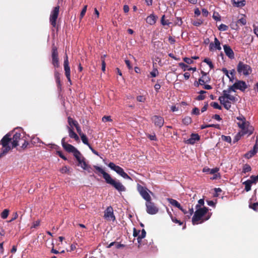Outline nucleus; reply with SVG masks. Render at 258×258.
<instances>
[{
  "mask_svg": "<svg viewBox=\"0 0 258 258\" xmlns=\"http://www.w3.org/2000/svg\"><path fill=\"white\" fill-rule=\"evenodd\" d=\"M94 168L96 169L95 173L99 175V173L102 174L105 182L114 187L118 191H124L126 190L125 186L118 180L113 179L109 174L106 172L102 168L94 165Z\"/></svg>",
  "mask_w": 258,
  "mask_h": 258,
  "instance_id": "1",
  "label": "nucleus"
},
{
  "mask_svg": "<svg viewBox=\"0 0 258 258\" xmlns=\"http://www.w3.org/2000/svg\"><path fill=\"white\" fill-rule=\"evenodd\" d=\"M196 209V210L192 218V223L193 225H195L199 223H202L210 218L212 213L208 212V208L203 207L202 208Z\"/></svg>",
  "mask_w": 258,
  "mask_h": 258,
  "instance_id": "2",
  "label": "nucleus"
},
{
  "mask_svg": "<svg viewBox=\"0 0 258 258\" xmlns=\"http://www.w3.org/2000/svg\"><path fill=\"white\" fill-rule=\"evenodd\" d=\"M13 137L12 138V148H16L18 146H20V142H22V146L20 147L21 149L24 150L27 148L29 143L26 140V138L22 132H19L14 130L13 133Z\"/></svg>",
  "mask_w": 258,
  "mask_h": 258,
  "instance_id": "3",
  "label": "nucleus"
},
{
  "mask_svg": "<svg viewBox=\"0 0 258 258\" xmlns=\"http://www.w3.org/2000/svg\"><path fill=\"white\" fill-rule=\"evenodd\" d=\"M12 135L10 133L6 135L0 142V151L2 153L0 154V158L7 154L10 150V142L12 141Z\"/></svg>",
  "mask_w": 258,
  "mask_h": 258,
  "instance_id": "4",
  "label": "nucleus"
},
{
  "mask_svg": "<svg viewBox=\"0 0 258 258\" xmlns=\"http://www.w3.org/2000/svg\"><path fill=\"white\" fill-rule=\"evenodd\" d=\"M237 71L239 74H242L244 76H247L252 73L251 67L243 62L240 61L237 65Z\"/></svg>",
  "mask_w": 258,
  "mask_h": 258,
  "instance_id": "5",
  "label": "nucleus"
},
{
  "mask_svg": "<svg viewBox=\"0 0 258 258\" xmlns=\"http://www.w3.org/2000/svg\"><path fill=\"white\" fill-rule=\"evenodd\" d=\"M108 166L110 168L115 171L117 174H118L124 179H131L130 176L128 175V174L124 171L123 168L120 166L116 165L113 162H110Z\"/></svg>",
  "mask_w": 258,
  "mask_h": 258,
  "instance_id": "6",
  "label": "nucleus"
},
{
  "mask_svg": "<svg viewBox=\"0 0 258 258\" xmlns=\"http://www.w3.org/2000/svg\"><path fill=\"white\" fill-rule=\"evenodd\" d=\"M51 63L53 67L54 68H59L60 65L59 62L57 48L55 45L54 43H53L51 46Z\"/></svg>",
  "mask_w": 258,
  "mask_h": 258,
  "instance_id": "7",
  "label": "nucleus"
},
{
  "mask_svg": "<svg viewBox=\"0 0 258 258\" xmlns=\"http://www.w3.org/2000/svg\"><path fill=\"white\" fill-rule=\"evenodd\" d=\"M137 190L141 196V197L146 201H148L151 200L149 192L152 193L146 187L143 186L140 184H137Z\"/></svg>",
  "mask_w": 258,
  "mask_h": 258,
  "instance_id": "8",
  "label": "nucleus"
},
{
  "mask_svg": "<svg viewBox=\"0 0 258 258\" xmlns=\"http://www.w3.org/2000/svg\"><path fill=\"white\" fill-rule=\"evenodd\" d=\"M59 12V6L54 7L52 11L51 12L49 17V22L53 28H55L56 27V20L58 16Z\"/></svg>",
  "mask_w": 258,
  "mask_h": 258,
  "instance_id": "9",
  "label": "nucleus"
},
{
  "mask_svg": "<svg viewBox=\"0 0 258 258\" xmlns=\"http://www.w3.org/2000/svg\"><path fill=\"white\" fill-rule=\"evenodd\" d=\"M61 145L63 149L69 153H72L74 157L80 152L74 146L65 142V138L61 140Z\"/></svg>",
  "mask_w": 258,
  "mask_h": 258,
  "instance_id": "10",
  "label": "nucleus"
},
{
  "mask_svg": "<svg viewBox=\"0 0 258 258\" xmlns=\"http://www.w3.org/2000/svg\"><path fill=\"white\" fill-rule=\"evenodd\" d=\"M247 88V86L244 81L237 80L233 85L231 86L230 89L233 92H236V90H239L242 92H244Z\"/></svg>",
  "mask_w": 258,
  "mask_h": 258,
  "instance_id": "11",
  "label": "nucleus"
},
{
  "mask_svg": "<svg viewBox=\"0 0 258 258\" xmlns=\"http://www.w3.org/2000/svg\"><path fill=\"white\" fill-rule=\"evenodd\" d=\"M146 211L150 215H154L158 212L159 209L155 204L152 202V199L146 202Z\"/></svg>",
  "mask_w": 258,
  "mask_h": 258,
  "instance_id": "12",
  "label": "nucleus"
},
{
  "mask_svg": "<svg viewBox=\"0 0 258 258\" xmlns=\"http://www.w3.org/2000/svg\"><path fill=\"white\" fill-rule=\"evenodd\" d=\"M236 119L240 121L237 123V125L239 128H240L244 132V134L249 133V135H251L252 133V132H248L247 131V123L246 121V119L243 115L237 117Z\"/></svg>",
  "mask_w": 258,
  "mask_h": 258,
  "instance_id": "13",
  "label": "nucleus"
},
{
  "mask_svg": "<svg viewBox=\"0 0 258 258\" xmlns=\"http://www.w3.org/2000/svg\"><path fill=\"white\" fill-rule=\"evenodd\" d=\"M63 67L65 72V75L67 78L68 81L70 82V85H72V81L71 80V71L69 66L68 56L67 54H66L64 59Z\"/></svg>",
  "mask_w": 258,
  "mask_h": 258,
  "instance_id": "14",
  "label": "nucleus"
},
{
  "mask_svg": "<svg viewBox=\"0 0 258 258\" xmlns=\"http://www.w3.org/2000/svg\"><path fill=\"white\" fill-rule=\"evenodd\" d=\"M104 217L108 220L113 221L115 220V217L113 214V210L112 207L109 206L104 211Z\"/></svg>",
  "mask_w": 258,
  "mask_h": 258,
  "instance_id": "15",
  "label": "nucleus"
},
{
  "mask_svg": "<svg viewBox=\"0 0 258 258\" xmlns=\"http://www.w3.org/2000/svg\"><path fill=\"white\" fill-rule=\"evenodd\" d=\"M151 120L154 125L159 128H161L164 123V118L161 116L154 115L152 117Z\"/></svg>",
  "mask_w": 258,
  "mask_h": 258,
  "instance_id": "16",
  "label": "nucleus"
},
{
  "mask_svg": "<svg viewBox=\"0 0 258 258\" xmlns=\"http://www.w3.org/2000/svg\"><path fill=\"white\" fill-rule=\"evenodd\" d=\"M216 49L220 50L221 49V47L220 46V41L216 37H215L214 42H211L210 43L209 50L211 51H213Z\"/></svg>",
  "mask_w": 258,
  "mask_h": 258,
  "instance_id": "17",
  "label": "nucleus"
},
{
  "mask_svg": "<svg viewBox=\"0 0 258 258\" xmlns=\"http://www.w3.org/2000/svg\"><path fill=\"white\" fill-rule=\"evenodd\" d=\"M77 161L78 162V166H81L82 168H84L88 164L85 161V159L82 155L81 152L75 156Z\"/></svg>",
  "mask_w": 258,
  "mask_h": 258,
  "instance_id": "18",
  "label": "nucleus"
},
{
  "mask_svg": "<svg viewBox=\"0 0 258 258\" xmlns=\"http://www.w3.org/2000/svg\"><path fill=\"white\" fill-rule=\"evenodd\" d=\"M223 48L226 55L230 59L234 58V53L231 47L227 45H224Z\"/></svg>",
  "mask_w": 258,
  "mask_h": 258,
  "instance_id": "19",
  "label": "nucleus"
},
{
  "mask_svg": "<svg viewBox=\"0 0 258 258\" xmlns=\"http://www.w3.org/2000/svg\"><path fill=\"white\" fill-rule=\"evenodd\" d=\"M200 139V137L198 134H191L190 138L186 141V143L193 145Z\"/></svg>",
  "mask_w": 258,
  "mask_h": 258,
  "instance_id": "20",
  "label": "nucleus"
},
{
  "mask_svg": "<svg viewBox=\"0 0 258 258\" xmlns=\"http://www.w3.org/2000/svg\"><path fill=\"white\" fill-rule=\"evenodd\" d=\"M157 18V16H155L154 14H152L147 17L146 21L150 25H153L156 23Z\"/></svg>",
  "mask_w": 258,
  "mask_h": 258,
  "instance_id": "21",
  "label": "nucleus"
},
{
  "mask_svg": "<svg viewBox=\"0 0 258 258\" xmlns=\"http://www.w3.org/2000/svg\"><path fill=\"white\" fill-rule=\"evenodd\" d=\"M69 135L71 138L74 139L75 141L79 140V137L77 134L74 131L73 127L68 126Z\"/></svg>",
  "mask_w": 258,
  "mask_h": 258,
  "instance_id": "22",
  "label": "nucleus"
},
{
  "mask_svg": "<svg viewBox=\"0 0 258 258\" xmlns=\"http://www.w3.org/2000/svg\"><path fill=\"white\" fill-rule=\"evenodd\" d=\"M54 76L58 89H61L60 74L57 71H55Z\"/></svg>",
  "mask_w": 258,
  "mask_h": 258,
  "instance_id": "23",
  "label": "nucleus"
},
{
  "mask_svg": "<svg viewBox=\"0 0 258 258\" xmlns=\"http://www.w3.org/2000/svg\"><path fill=\"white\" fill-rule=\"evenodd\" d=\"M231 86H230L227 90L223 91V95L219 97L218 100L220 101V102H222L224 101V99H226L227 96L230 93L232 90L230 89Z\"/></svg>",
  "mask_w": 258,
  "mask_h": 258,
  "instance_id": "24",
  "label": "nucleus"
},
{
  "mask_svg": "<svg viewBox=\"0 0 258 258\" xmlns=\"http://www.w3.org/2000/svg\"><path fill=\"white\" fill-rule=\"evenodd\" d=\"M246 4L245 0H233V5L236 7H242Z\"/></svg>",
  "mask_w": 258,
  "mask_h": 258,
  "instance_id": "25",
  "label": "nucleus"
},
{
  "mask_svg": "<svg viewBox=\"0 0 258 258\" xmlns=\"http://www.w3.org/2000/svg\"><path fill=\"white\" fill-rule=\"evenodd\" d=\"M167 200L171 205L178 209L180 208L181 205L176 200L171 198H168Z\"/></svg>",
  "mask_w": 258,
  "mask_h": 258,
  "instance_id": "26",
  "label": "nucleus"
},
{
  "mask_svg": "<svg viewBox=\"0 0 258 258\" xmlns=\"http://www.w3.org/2000/svg\"><path fill=\"white\" fill-rule=\"evenodd\" d=\"M167 212H168V214L169 215L173 222H174L176 224H178L179 225H181L183 224L182 222H181L179 220H178L175 217L173 216L171 213L170 211H169L168 209L167 210Z\"/></svg>",
  "mask_w": 258,
  "mask_h": 258,
  "instance_id": "27",
  "label": "nucleus"
},
{
  "mask_svg": "<svg viewBox=\"0 0 258 258\" xmlns=\"http://www.w3.org/2000/svg\"><path fill=\"white\" fill-rule=\"evenodd\" d=\"M243 184H244L245 185L244 190L246 191L247 192L251 190V185H252L251 181H250L248 179L246 181L243 182Z\"/></svg>",
  "mask_w": 258,
  "mask_h": 258,
  "instance_id": "28",
  "label": "nucleus"
},
{
  "mask_svg": "<svg viewBox=\"0 0 258 258\" xmlns=\"http://www.w3.org/2000/svg\"><path fill=\"white\" fill-rule=\"evenodd\" d=\"M221 104H223L224 108L227 109L229 110L231 107V102L228 100H225V99H224V101L222 102H220Z\"/></svg>",
  "mask_w": 258,
  "mask_h": 258,
  "instance_id": "29",
  "label": "nucleus"
},
{
  "mask_svg": "<svg viewBox=\"0 0 258 258\" xmlns=\"http://www.w3.org/2000/svg\"><path fill=\"white\" fill-rule=\"evenodd\" d=\"M80 136L81 138L82 142L84 144L86 145L87 146H88L89 147L90 145V144H89V143L88 142V140L87 136L83 133L80 135Z\"/></svg>",
  "mask_w": 258,
  "mask_h": 258,
  "instance_id": "30",
  "label": "nucleus"
},
{
  "mask_svg": "<svg viewBox=\"0 0 258 258\" xmlns=\"http://www.w3.org/2000/svg\"><path fill=\"white\" fill-rule=\"evenodd\" d=\"M146 235V232L144 229H143L141 231V234L139 235L137 238L138 243H140L142 239L145 237Z\"/></svg>",
  "mask_w": 258,
  "mask_h": 258,
  "instance_id": "31",
  "label": "nucleus"
},
{
  "mask_svg": "<svg viewBox=\"0 0 258 258\" xmlns=\"http://www.w3.org/2000/svg\"><path fill=\"white\" fill-rule=\"evenodd\" d=\"M251 170L250 166L247 164H245L243 165L242 172L246 173V172H250Z\"/></svg>",
  "mask_w": 258,
  "mask_h": 258,
  "instance_id": "32",
  "label": "nucleus"
},
{
  "mask_svg": "<svg viewBox=\"0 0 258 258\" xmlns=\"http://www.w3.org/2000/svg\"><path fill=\"white\" fill-rule=\"evenodd\" d=\"M192 121V119L191 117L189 116H185L184 118L182 119V122L183 124L188 125L190 124Z\"/></svg>",
  "mask_w": 258,
  "mask_h": 258,
  "instance_id": "33",
  "label": "nucleus"
},
{
  "mask_svg": "<svg viewBox=\"0 0 258 258\" xmlns=\"http://www.w3.org/2000/svg\"><path fill=\"white\" fill-rule=\"evenodd\" d=\"M9 214V210L8 209H5L1 213V216L2 218L5 219H6Z\"/></svg>",
  "mask_w": 258,
  "mask_h": 258,
  "instance_id": "34",
  "label": "nucleus"
},
{
  "mask_svg": "<svg viewBox=\"0 0 258 258\" xmlns=\"http://www.w3.org/2000/svg\"><path fill=\"white\" fill-rule=\"evenodd\" d=\"M203 61L206 62L209 66V67L211 69H212L214 68V65L210 58H205L204 59V60H203Z\"/></svg>",
  "mask_w": 258,
  "mask_h": 258,
  "instance_id": "35",
  "label": "nucleus"
},
{
  "mask_svg": "<svg viewBox=\"0 0 258 258\" xmlns=\"http://www.w3.org/2000/svg\"><path fill=\"white\" fill-rule=\"evenodd\" d=\"M68 122L69 125L71 126V127H72V126L73 125L74 126L76 123H77V121L73 119L71 117L69 116L68 117Z\"/></svg>",
  "mask_w": 258,
  "mask_h": 258,
  "instance_id": "36",
  "label": "nucleus"
},
{
  "mask_svg": "<svg viewBox=\"0 0 258 258\" xmlns=\"http://www.w3.org/2000/svg\"><path fill=\"white\" fill-rule=\"evenodd\" d=\"M210 105L215 109L221 110L222 109L221 106L216 102H212L210 103Z\"/></svg>",
  "mask_w": 258,
  "mask_h": 258,
  "instance_id": "37",
  "label": "nucleus"
},
{
  "mask_svg": "<svg viewBox=\"0 0 258 258\" xmlns=\"http://www.w3.org/2000/svg\"><path fill=\"white\" fill-rule=\"evenodd\" d=\"M87 5L84 6L83 9H82V10L80 13V20H81L85 16L86 11H87Z\"/></svg>",
  "mask_w": 258,
  "mask_h": 258,
  "instance_id": "38",
  "label": "nucleus"
},
{
  "mask_svg": "<svg viewBox=\"0 0 258 258\" xmlns=\"http://www.w3.org/2000/svg\"><path fill=\"white\" fill-rule=\"evenodd\" d=\"M255 154L252 151H249L244 155V157L247 159H250L252 158Z\"/></svg>",
  "mask_w": 258,
  "mask_h": 258,
  "instance_id": "39",
  "label": "nucleus"
},
{
  "mask_svg": "<svg viewBox=\"0 0 258 258\" xmlns=\"http://www.w3.org/2000/svg\"><path fill=\"white\" fill-rule=\"evenodd\" d=\"M222 71L229 79L230 81L232 82V78H231V77H230L228 71L227 70V69L225 68H223L222 69Z\"/></svg>",
  "mask_w": 258,
  "mask_h": 258,
  "instance_id": "40",
  "label": "nucleus"
},
{
  "mask_svg": "<svg viewBox=\"0 0 258 258\" xmlns=\"http://www.w3.org/2000/svg\"><path fill=\"white\" fill-rule=\"evenodd\" d=\"M218 29L220 31H225L228 30V27L224 24H221L218 27Z\"/></svg>",
  "mask_w": 258,
  "mask_h": 258,
  "instance_id": "41",
  "label": "nucleus"
},
{
  "mask_svg": "<svg viewBox=\"0 0 258 258\" xmlns=\"http://www.w3.org/2000/svg\"><path fill=\"white\" fill-rule=\"evenodd\" d=\"M204 205V199H200L198 201V204L196 206V208H202L201 207Z\"/></svg>",
  "mask_w": 258,
  "mask_h": 258,
  "instance_id": "42",
  "label": "nucleus"
},
{
  "mask_svg": "<svg viewBox=\"0 0 258 258\" xmlns=\"http://www.w3.org/2000/svg\"><path fill=\"white\" fill-rule=\"evenodd\" d=\"M221 138L222 140L224 141L227 142L228 143H231V139L230 136H222Z\"/></svg>",
  "mask_w": 258,
  "mask_h": 258,
  "instance_id": "43",
  "label": "nucleus"
},
{
  "mask_svg": "<svg viewBox=\"0 0 258 258\" xmlns=\"http://www.w3.org/2000/svg\"><path fill=\"white\" fill-rule=\"evenodd\" d=\"M237 23L240 24L241 25H245L246 24V20L244 18H241L237 20Z\"/></svg>",
  "mask_w": 258,
  "mask_h": 258,
  "instance_id": "44",
  "label": "nucleus"
},
{
  "mask_svg": "<svg viewBox=\"0 0 258 258\" xmlns=\"http://www.w3.org/2000/svg\"><path fill=\"white\" fill-rule=\"evenodd\" d=\"M137 100L140 102H144L146 100V97L143 95H140L137 97Z\"/></svg>",
  "mask_w": 258,
  "mask_h": 258,
  "instance_id": "45",
  "label": "nucleus"
},
{
  "mask_svg": "<svg viewBox=\"0 0 258 258\" xmlns=\"http://www.w3.org/2000/svg\"><path fill=\"white\" fill-rule=\"evenodd\" d=\"M164 18H165V15H163L161 18V23L162 25L163 26L169 25L170 23H169L168 21L165 20Z\"/></svg>",
  "mask_w": 258,
  "mask_h": 258,
  "instance_id": "46",
  "label": "nucleus"
},
{
  "mask_svg": "<svg viewBox=\"0 0 258 258\" xmlns=\"http://www.w3.org/2000/svg\"><path fill=\"white\" fill-rule=\"evenodd\" d=\"M74 126L76 127L77 132L79 134V135L83 134L81 128L78 122L77 123H76V124H75Z\"/></svg>",
  "mask_w": 258,
  "mask_h": 258,
  "instance_id": "47",
  "label": "nucleus"
},
{
  "mask_svg": "<svg viewBox=\"0 0 258 258\" xmlns=\"http://www.w3.org/2000/svg\"><path fill=\"white\" fill-rule=\"evenodd\" d=\"M249 208L253 209L254 211L257 210V207H258V203H254L253 204H250L249 206Z\"/></svg>",
  "mask_w": 258,
  "mask_h": 258,
  "instance_id": "48",
  "label": "nucleus"
},
{
  "mask_svg": "<svg viewBox=\"0 0 258 258\" xmlns=\"http://www.w3.org/2000/svg\"><path fill=\"white\" fill-rule=\"evenodd\" d=\"M179 66L185 71L186 69L187 70L188 66L183 62H180L178 64Z\"/></svg>",
  "mask_w": 258,
  "mask_h": 258,
  "instance_id": "49",
  "label": "nucleus"
},
{
  "mask_svg": "<svg viewBox=\"0 0 258 258\" xmlns=\"http://www.w3.org/2000/svg\"><path fill=\"white\" fill-rule=\"evenodd\" d=\"M18 217V214L17 212L14 213L12 215V217L11 219L10 220H9L8 221V222H11L14 221L15 220L17 219Z\"/></svg>",
  "mask_w": 258,
  "mask_h": 258,
  "instance_id": "50",
  "label": "nucleus"
},
{
  "mask_svg": "<svg viewBox=\"0 0 258 258\" xmlns=\"http://www.w3.org/2000/svg\"><path fill=\"white\" fill-rule=\"evenodd\" d=\"M60 171L62 173H67L69 171V169L68 168L67 166H65L62 167L60 169Z\"/></svg>",
  "mask_w": 258,
  "mask_h": 258,
  "instance_id": "51",
  "label": "nucleus"
},
{
  "mask_svg": "<svg viewBox=\"0 0 258 258\" xmlns=\"http://www.w3.org/2000/svg\"><path fill=\"white\" fill-rule=\"evenodd\" d=\"M183 60L187 64H191L194 62L193 60L191 58L188 57H184L183 58Z\"/></svg>",
  "mask_w": 258,
  "mask_h": 258,
  "instance_id": "52",
  "label": "nucleus"
},
{
  "mask_svg": "<svg viewBox=\"0 0 258 258\" xmlns=\"http://www.w3.org/2000/svg\"><path fill=\"white\" fill-rule=\"evenodd\" d=\"M102 120L103 122L111 121L112 119L110 116H104Z\"/></svg>",
  "mask_w": 258,
  "mask_h": 258,
  "instance_id": "53",
  "label": "nucleus"
},
{
  "mask_svg": "<svg viewBox=\"0 0 258 258\" xmlns=\"http://www.w3.org/2000/svg\"><path fill=\"white\" fill-rule=\"evenodd\" d=\"M158 74V71L157 69H154L151 73L150 75L152 77H155Z\"/></svg>",
  "mask_w": 258,
  "mask_h": 258,
  "instance_id": "54",
  "label": "nucleus"
},
{
  "mask_svg": "<svg viewBox=\"0 0 258 258\" xmlns=\"http://www.w3.org/2000/svg\"><path fill=\"white\" fill-rule=\"evenodd\" d=\"M192 113L197 115H198L200 114V110L197 107H195L192 110Z\"/></svg>",
  "mask_w": 258,
  "mask_h": 258,
  "instance_id": "55",
  "label": "nucleus"
},
{
  "mask_svg": "<svg viewBox=\"0 0 258 258\" xmlns=\"http://www.w3.org/2000/svg\"><path fill=\"white\" fill-rule=\"evenodd\" d=\"M226 99H227L228 100L232 101L233 102H235L236 100V98L234 96L231 95L230 94L227 96Z\"/></svg>",
  "mask_w": 258,
  "mask_h": 258,
  "instance_id": "56",
  "label": "nucleus"
},
{
  "mask_svg": "<svg viewBox=\"0 0 258 258\" xmlns=\"http://www.w3.org/2000/svg\"><path fill=\"white\" fill-rule=\"evenodd\" d=\"M249 180L251 181V183H256V182L258 181L256 178L255 177V175H251L250 177V179H248Z\"/></svg>",
  "mask_w": 258,
  "mask_h": 258,
  "instance_id": "57",
  "label": "nucleus"
},
{
  "mask_svg": "<svg viewBox=\"0 0 258 258\" xmlns=\"http://www.w3.org/2000/svg\"><path fill=\"white\" fill-rule=\"evenodd\" d=\"M56 153L62 159H63L64 160H67V158L65 157V156H64V155L63 154V153L61 151H58L56 152Z\"/></svg>",
  "mask_w": 258,
  "mask_h": 258,
  "instance_id": "58",
  "label": "nucleus"
},
{
  "mask_svg": "<svg viewBox=\"0 0 258 258\" xmlns=\"http://www.w3.org/2000/svg\"><path fill=\"white\" fill-rule=\"evenodd\" d=\"M209 81H210L209 78H208V79H206V81H205L204 80H203L202 78H200L199 79V84H200L201 85H203L205 84V82H208Z\"/></svg>",
  "mask_w": 258,
  "mask_h": 258,
  "instance_id": "59",
  "label": "nucleus"
},
{
  "mask_svg": "<svg viewBox=\"0 0 258 258\" xmlns=\"http://www.w3.org/2000/svg\"><path fill=\"white\" fill-rule=\"evenodd\" d=\"M147 136H148V138H149L150 140L151 141H156L157 140V138H156L155 134L148 135Z\"/></svg>",
  "mask_w": 258,
  "mask_h": 258,
  "instance_id": "60",
  "label": "nucleus"
},
{
  "mask_svg": "<svg viewBox=\"0 0 258 258\" xmlns=\"http://www.w3.org/2000/svg\"><path fill=\"white\" fill-rule=\"evenodd\" d=\"M140 232V230H137L135 228H134L133 230V236L134 237H137L139 235V233Z\"/></svg>",
  "mask_w": 258,
  "mask_h": 258,
  "instance_id": "61",
  "label": "nucleus"
},
{
  "mask_svg": "<svg viewBox=\"0 0 258 258\" xmlns=\"http://www.w3.org/2000/svg\"><path fill=\"white\" fill-rule=\"evenodd\" d=\"M218 171H219V168H218L210 169L209 173L211 174H214L215 173L217 172Z\"/></svg>",
  "mask_w": 258,
  "mask_h": 258,
  "instance_id": "62",
  "label": "nucleus"
},
{
  "mask_svg": "<svg viewBox=\"0 0 258 258\" xmlns=\"http://www.w3.org/2000/svg\"><path fill=\"white\" fill-rule=\"evenodd\" d=\"M84 170H87L88 172L90 173L92 171V169L90 165H87L84 168H83Z\"/></svg>",
  "mask_w": 258,
  "mask_h": 258,
  "instance_id": "63",
  "label": "nucleus"
},
{
  "mask_svg": "<svg viewBox=\"0 0 258 258\" xmlns=\"http://www.w3.org/2000/svg\"><path fill=\"white\" fill-rule=\"evenodd\" d=\"M253 32L254 34L257 36L258 37V26H256L255 25H253Z\"/></svg>",
  "mask_w": 258,
  "mask_h": 258,
  "instance_id": "64",
  "label": "nucleus"
}]
</instances>
